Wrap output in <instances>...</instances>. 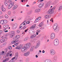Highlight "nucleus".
I'll return each instance as SVG.
<instances>
[{
	"label": "nucleus",
	"instance_id": "obj_56",
	"mask_svg": "<svg viewBox=\"0 0 62 62\" xmlns=\"http://www.w3.org/2000/svg\"><path fill=\"white\" fill-rule=\"evenodd\" d=\"M47 16H48V18H50V17H51V15H47Z\"/></svg>",
	"mask_w": 62,
	"mask_h": 62
},
{
	"label": "nucleus",
	"instance_id": "obj_51",
	"mask_svg": "<svg viewBox=\"0 0 62 62\" xmlns=\"http://www.w3.org/2000/svg\"><path fill=\"white\" fill-rule=\"evenodd\" d=\"M14 45H15V46H17V45H18V43H17L14 44Z\"/></svg>",
	"mask_w": 62,
	"mask_h": 62
},
{
	"label": "nucleus",
	"instance_id": "obj_35",
	"mask_svg": "<svg viewBox=\"0 0 62 62\" xmlns=\"http://www.w3.org/2000/svg\"><path fill=\"white\" fill-rule=\"evenodd\" d=\"M6 30H7V29H4L3 31L4 32H5V33H6V32H8V30L6 31Z\"/></svg>",
	"mask_w": 62,
	"mask_h": 62
},
{
	"label": "nucleus",
	"instance_id": "obj_16",
	"mask_svg": "<svg viewBox=\"0 0 62 62\" xmlns=\"http://www.w3.org/2000/svg\"><path fill=\"white\" fill-rule=\"evenodd\" d=\"M44 6V3H41L40 4L39 6V8H42Z\"/></svg>",
	"mask_w": 62,
	"mask_h": 62
},
{
	"label": "nucleus",
	"instance_id": "obj_15",
	"mask_svg": "<svg viewBox=\"0 0 62 62\" xmlns=\"http://www.w3.org/2000/svg\"><path fill=\"white\" fill-rule=\"evenodd\" d=\"M37 35H36V34H34L30 36V38H31V39H33V38H35V37H36V36Z\"/></svg>",
	"mask_w": 62,
	"mask_h": 62
},
{
	"label": "nucleus",
	"instance_id": "obj_47",
	"mask_svg": "<svg viewBox=\"0 0 62 62\" xmlns=\"http://www.w3.org/2000/svg\"><path fill=\"white\" fill-rule=\"evenodd\" d=\"M8 15H10L11 14V12L10 11H9L8 12Z\"/></svg>",
	"mask_w": 62,
	"mask_h": 62
},
{
	"label": "nucleus",
	"instance_id": "obj_61",
	"mask_svg": "<svg viewBox=\"0 0 62 62\" xmlns=\"http://www.w3.org/2000/svg\"><path fill=\"white\" fill-rule=\"evenodd\" d=\"M15 43V42H14V41H13L11 42V43L13 44V43Z\"/></svg>",
	"mask_w": 62,
	"mask_h": 62
},
{
	"label": "nucleus",
	"instance_id": "obj_11",
	"mask_svg": "<svg viewBox=\"0 0 62 62\" xmlns=\"http://www.w3.org/2000/svg\"><path fill=\"white\" fill-rule=\"evenodd\" d=\"M53 27L54 29L58 28V25H57V23H55L54 24Z\"/></svg>",
	"mask_w": 62,
	"mask_h": 62
},
{
	"label": "nucleus",
	"instance_id": "obj_58",
	"mask_svg": "<svg viewBox=\"0 0 62 62\" xmlns=\"http://www.w3.org/2000/svg\"><path fill=\"white\" fill-rule=\"evenodd\" d=\"M17 32L18 33H19L20 32V31L19 30H17Z\"/></svg>",
	"mask_w": 62,
	"mask_h": 62
},
{
	"label": "nucleus",
	"instance_id": "obj_3",
	"mask_svg": "<svg viewBox=\"0 0 62 62\" xmlns=\"http://www.w3.org/2000/svg\"><path fill=\"white\" fill-rule=\"evenodd\" d=\"M14 2H11V4H9L8 6V8L9 9L11 8L13 6H14Z\"/></svg>",
	"mask_w": 62,
	"mask_h": 62
},
{
	"label": "nucleus",
	"instance_id": "obj_29",
	"mask_svg": "<svg viewBox=\"0 0 62 62\" xmlns=\"http://www.w3.org/2000/svg\"><path fill=\"white\" fill-rule=\"evenodd\" d=\"M1 10L3 12H6V9L4 8H3Z\"/></svg>",
	"mask_w": 62,
	"mask_h": 62
},
{
	"label": "nucleus",
	"instance_id": "obj_13",
	"mask_svg": "<svg viewBox=\"0 0 62 62\" xmlns=\"http://www.w3.org/2000/svg\"><path fill=\"white\" fill-rule=\"evenodd\" d=\"M54 29V31H55V32L56 33H58L59 31V28H56V29Z\"/></svg>",
	"mask_w": 62,
	"mask_h": 62
},
{
	"label": "nucleus",
	"instance_id": "obj_49",
	"mask_svg": "<svg viewBox=\"0 0 62 62\" xmlns=\"http://www.w3.org/2000/svg\"><path fill=\"white\" fill-rule=\"evenodd\" d=\"M43 0H38V2H42Z\"/></svg>",
	"mask_w": 62,
	"mask_h": 62
},
{
	"label": "nucleus",
	"instance_id": "obj_57",
	"mask_svg": "<svg viewBox=\"0 0 62 62\" xmlns=\"http://www.w3.org/2000/svg\"><path fill=\"white\" fill-rule=\"evenodd\" d=\"M14 6L15 7V8H17V7H18V5H14Z\"/></svg>",
	"mask_w": 62,
	"mask_h": 62
},
{
	"label": "nucleus",
	"instance_id": "obj_28",
	"mask_svg": "<svg viewBox=\"0 0 62 62\" xmlns=\"http://www.w3.org/2000/svg\"><path fill=\"white\" fill-rule=\"evenodd\" d=\"M0 23L1 24H4V20H2L0 21Z\"/></svg>",
	"mask_w": 62,
	"mask_h": 62
},
{
	"label": "nucleus",
	"instance_id": "obj_12",
	"mask_svg": "<svg viewBox=\"0 0 62 62\" xmlns=\"http://www.w3.org/2000/svg\"><path fill=\"white\" fill-rule=\"evenodd\" d=\"M40 19H41V17H38L36 19V21H35V23H36L37 22H39Z\"/></svg>",
	"mask_w": 62,
	"mask_h": 62
},
{
	"label": "nucleus",
	"instance_id": "obj_9",
	"mask_svg": "<svg viewBox=\"0 0 62 62\" xmlns=\"http://www.w3.org/2000/svg\"><path fill=\"white\" fill-rule=\"evenodd\" d=\"M15 57H14L13 58H12L11 60H13L14 59H15L16 60L17 59V58H18V54H15Z\"/></svg>",
	"mask_w": 62,
	"mask_h": 62
},
{
	"label": "nucleus",
	"instance_id": "obj_40",
	"mask_svg": "<svg viewBox=\"0 0 62 62\" xmlns=\"http://www.w3.org/2000/svg\"><path fill=\"white\" fill-rule=\"evenodd\" d=\"M39 45H40V43L39 42L37 43V44L36 45V46H38V47H39Z\"/></svg>",
	"mask_w": 62,
	"mask_h": 62
},
{
	"label": "nucleus",
	"instance_id": "obj_55",
	"mask_svg": "<svg viewBox=\"0 0 62 62\" xmlns=\"http://www.w3.org/2000/svg\"><path fill=\"white\" fill-rule=\"evenodd\" d=\"M11 53V51H8V53H7V54H10Z\"/></svg>",
	"mask_w": 62,
	"mask_h": 62
},
{
	"label": "nucleus",
	"instance_id": "obj_38",
	"mask_svg": "<svg viewBox=\"0 0 62 62\" xmlns=\"http://www.w3.org/2000/svg\"><path fill=\"white\" fill-rule=\"evenodd\" d=\"M14 40V41L15 42H15H18V41H19V39H16V40Z\"/></svg>",
	"mask_w": 62,
	"mask_h": 62
},
{
	"label": "nucleus",
	"instance_id": "obj_44",
	"mask_svg": "<svg viewBox=\"0 0 62 62\" xmlns=\"http://www.w3.org/2000/svg\"><path fill=\"white\" fill-rule=\"evenodd\" d=\"M4 40V41H6L7 39H8L7 38H3Z\"/></svg>",
	"mask_w": 62,
	"mask_h": 62
},
{
	"label": "nucleus",
	"instance_id": "obj_53",
	"mask_svg": "<svg viewBox=\"0 0 62 62\" xmlns=\"http://www.w3.org/2000/svg\"><path fill=\"white\" fill-rule=\"evenodd\" d=\"M39 47V46H37V45L35 46V49H37V48H38Z\"/></svg>",
	"mask_w": 62,
	"mask_h": 62
},
{
	"label": "nucleus",
	"instance_id": "obj_30",
	"mask_svg": "<svg viewBox=\"0 0 62 62\" xmlns=\"http://www.w3.org/2000/svg\"><path fill=\"white\" fill-rule=\"evenodd\" d=\"M43 25V23L42 22H41L39 24V26L40 27H41V26H42Z\"/></svg>",
	"mask_w": 62,
	"mask_h": 62
},
{
	"label": "nucleus",
	"instance_id": "obj_31",
	"mask_svg": "<svg viewBox=\"0 0 62 62\" xmlns=\"http://www.w3.org/2000/svg\"><path fill=\"white\" fill-rule=\"evenodd\" d=\"M8 48L9 50H11L12 49V47L11 46H8Z\"/></svg>",
	"mask_w": 62,
	"mask_h": 62
},
{
	"label": "nucleus",
	"instance_id": "obj_32",
	"mask_svg": "<svg viewBox=\"0 0 62 62\" xmlns=\"http://www.w3.org/2000/svg\"><path fill=\"white\" fill-rule=\"evenodd\" d=\"M5 54V53L4 51H2V52H0V54Z\"/></svg>",
	"mask_w": 62,
	"mask_h": 62
},
{
	"label": "nucleus",
	"instance_id": "obj_59",
	"mask_svg": "<svg viewBox=\"0 0 62 62\" xmlns=\"http://www.w3.org/2000/svg\"><path fill=\"white\" fill-rule=\"evenodd\" d=\"M40 30H37V32L38 33H39V32H40Z\"/></svg>",
	"mask_w": 62,
	"mask_h": 62
},
{
	"label": "nucleus",
	"instance_id": "obj_10",
	"mask_svg": "<svg viewBox=\"0 0 62 62\" xmlns=\"http://www.w3.org/2000/svg\"><path fill=\"white\" fill-rule=\"evenodd\" d=\"M17 23H15L14 24L13 26V27H12L13 29H16V28L17 27Z\"/></svg>",
	"mask_w": 62,
	"mask_h": 62
},
{
	"label": "nucleus",
	"instance_id": "obj_42",
	"mask_svg": "<svg viewBox=\"0 0 62 62\" xmlns=\"http://www.w3.org/2000/svg\"><path fill=\"white\" fill-rule=\"evenodd\" d=\"M30 51L31 52H33V48L32 47H31L30 49Z\"/></svg>",
	"mask_w": 62,
	"mask_h": 62
},
{
	"label": "nucleus",
	"instance_id": "obj_5",
	"mask_svg": "<svg viewBox=\"0 0 62 62\" xmlns=\"http://www.w3.org/2000/svg\"><path fill=\"white\" fill-rule=\"evenodd\" d=\"M10 38H13L14 36V35L15 34V32L14 31H12L10 32Z\"/></svg>",
	"mask_w": 62,
	"mask_h": 62
},
{
	"label": "nucleus",
	"instance_id": "obj_25",
	"mask_svg": "<svg viewBox=\"0 0 62 62\" xmlns=\"http://www.w3.org/2000/svg\"><path fill=\"white\" fill-rule=\"evenodd\" d=\"M4 4L6 6H8V3L7 1H5L4 2Z\"/></svg>",
	"mask_w": 62,
	"mask_h": 62
},
{
	"label": "nucleus",
	"instance_id": "obj_60",
	"mask_svg": "<svg viewBox=\"0 0 62 62\" xmlns=\"http://www.w3.org/2000/svg\"><path fill=\"white\" fill-rule=\"evenodd\" d=\"M8 62H14V61L12 60H10Z\"/></svg>",
	"mask_w": 62,
	"mask_h": 62
},
{
	"label": "nucleus",
	"instance_id": "obj_24",
	"mask_svg": "<svg viewBox=\"0 0 62 62\" xmlns=\"http://www.w3.org/2000/svg\"><path fill=\"white\" fill-rule=\"evenodd\" d=\"M4 24H6L7 23H8V21L7 20H3Z\"/></svg>",
	"mask_w": 62,
	"mask_h": 62
},
{
	"label": "nucleus",
	"instance_id": "obj_7",
	"mask_svg": "<svg viewBox=\"0 0 62 62\" xmlns=\"http://www.w3.org/2000/svg\"><path fill=\"white\" fill-rule=\"evenodd\" d=\"M50 54H55V51L53 49H51L50 51Z\"/></svg>",
	"mask_w": 62,
	"mask_h": 62
},
{
	"label": "nucleus",
	"instance_id": "obj_23",
	"mask_svg": "<svg viewBox=\"0 0 62 62\" xmlns=\"http://www.w3.org/2000/svg\"><path fill=\"white\" fill-rule=\"evenodd\" d=\"M36 26V25L34 24L30 28V29H34L35 28V26Z\"/></svg>",
	"mask_w": 62,
	"mask_h": 62
},
{
	"label": "nucleus",
	"instance_id": "obj_45",
	"mask_svg": "<svg viewBox=\"0 0 62 62\" xmlns=\"http://www.w3.org/2000/svg\"><path fill=\"white\" fill-rule=\"evenodd\" d=\"M16 37L17 39L20 38V36L19 35H17Z\"/></svg>",
	"mask_w": 62,
	"mask_h": 62
},
{
	"label": "nucleus",
	"instance_id": "obj_18",
	"mask_svg": "<svg viewBox=\"0 0 62 62\" xmlns=\"http://www.w3.org/2000/svg\"><path fill=\"white\" fill-rule=\"evenodd\" d=\"M29 33H31L32 35H33V34H34L35 32L34 30H31L29 31Z\"/></svg>",
	"mask_w": 62,
	"mask_h": 62
},
{
	"label": "nucleus",
	"instance_id": "obj_22",
	"mask_svg": "<svg viewBox=\"0 0 62 62\" xmlns=\"http://www.w3.org/2000/svg\"><path fill=\"white\" fill-rule=\"evenodd\" d=\"M57 56H55L54 57V58H53V61H54V62H55L57 60Z\"/></svg>",
	"mask_w": 62,
	"mask_h": 62
},
{
	"label": "nucleus",
	"instance_id": "obj_26",
	"mask_svg": "<svg viewBox=\"0 0 62 62\" xmlns=\"http://www.w3.org/2000/svg\"><path fill=\"white\" fill-rule=\"evenodd\" d=\"M25 22V21H24V22H23L22 24L20 25V26H21V25H22V26H24V25H25V23H24Z\"/></svg>",
	"mask_w": 62,
	"mask_h": 62
},
{
	"label": "nucleus",
	"instance_id": "obj_33",
	"mask_svg": "<svg viewBox=\"0 0 62 62\" xmlns=\"http://www.w3.org/2000/svg\"><path fill=\"white\" fill-rule=\"evenodd\" d=\"M4 41H4V39L3 38L2 39L0 40V42L1 43H2V42H4Z\"/></svg>",
	"mask_w": 62,
	"mask_h": 62
},
{
	"label": "nucleus",
	"instance_id": "obj_34",
	"mask_svg": "<svg viewBox=\"0 0 62 62\" xmlns=\"http://www.w3.org/2000/svg\"><path fill=\"white\" fill-rule=\"evenodd\" d=\"M26 27H25V26H22V29H25V28H26Z\"/></svg>",
	"mask_w": 62,
	"mask_h": 62
},
{
	"label": "nucleus",
	"instance_id": "obj_14",
	"mask_svg": "<svg viewBox=\"0 0 62 62\" xmlns=\"http://www.w3.org/2000/svg\"><path fill=\"white\" fill-rule=\"evenodd\" d=\"M8 25H5L3 26V28L4 29H7L8 27Z\"/></svg>",
	"mask_w": 62,
	"mask_h": 62
},
{
	"label": "nucleus",
	"instance_id": "obj_48",
	"mask_svg": "<svg viewBox=\"0 0 62 62\" xmlns=\"http://www.w3.org/2000/svg\"><path fill=\"white\" fill-rule=\"evenodd\" d=\"M8 54H7L6 55L4 56V58H6V57H8Z\"/></svg>",
	"mask_w": 62,
	"mask_h": 62
},
{
	"label": "nucleus",
	"instance_id": "obj_36",
	"mask_svg": "<svg viewBox=\"0 0 62 62\" xmlns=\"http://www.w3.org/2000/svg\"><path fill=\"white\" fill-rule=\"evenodd\" d=\"M30 54V52L29 51H28L24 54Z\"/></svg>",
	"mask_w": 62,
	"mask_h": 62
},
{
	"label": "nucleus",
	"instance_id": "obj_8",
	"mask_svg": "<svg viewBox=\"0 0 62 62\" xmlns=\"http://www.w3.org/2000/svg\"><path fill=\"white\" fill-rule=\"evenodd\" d=\"M55 38V34L54 33H52L50 36V38L52 39H54Z\"/></svg>",
	"mask_w": 62,
	"mask_h": 62
},
{
	"label": "nucleus",
	"instance_id": "obj_64",
	"mask_svg": "<svg viewBox=\"0 0 62 62\" xmlns=\"http://www.w3.org/2000/svg\"><path fill=\"white\" fill-rule=\"evenodd\" d=\"M7 44V43H4L3 44V45L4 46H5Z\"/></svg>",
	"mask_w": 62,
	"mask_h": 62
},
{
	"label": "nucleus",
	"instance_id": "obj_19",
	"mask_svg": "<svg viewBox=\"0 0 62 62\" xmlns=\"http://www.w3.org/2000/svg\"><path fill=\"white\" fill-rule=\"evenodd\" d=\"M40 9L38 8H37L36 10H35V12H39L40 11Z\"/></svg>",
	"mask_w": 62,
	"mask_h": 62
},
{
	"label": "nucleus",
	"instance_id": "obj_54",
	"mask_svg": "<svg viewBox=\"0 0 62 62\" xmlns=\"http://www.w3.org/2000/svg\"><path fill=\"white\" fill-rule=\"evenodd\" d=\"M16 9V8H15V7L14 6L13 8V9L14 10V9Z\"/></svg>",
	"mask_w": 62,
	"mask_h": 62
},
{
	"label": "nucleus",
	"instance_id": "obj_41",
	"mask_svg": "<svg viewBox=\"0 0 62 62\" xmlns=\"http://www.w3.org/2000/svg\"><path fill=\"white\" fill-rule=\"evenodd\" d=\"M5 18L7 19L8 18V15H6L5 16Z\"/></svg>",
	"mask_w": 62,
	"mask_h": 62
},
{
	"label": "nucleus",
	"instance_id": "obj_63",
	"mask_svg": "<svg viewBox=\"0 0 62 62\" xmlns=\"http://www.w3.org/2000/svg\"><path fill=\"white\" fill-rule=\"evenodd\" d=\"M50 21H51V22H53V18H52L51 19V20H50Z\"/></svg>",
	"mask_w": 62,
	"mask_h": 62
},
{
	"label": "nucleus",
	"instance_id": "obj_6",
	"mask_svg": "<svg viewBox=\"0 0 62 62\" xmlns=\"http://www.w3.org/2000/svg\"><path fill=\"white\" fill-rule=\"evenodd\" d=\"M26 50H27V48H26L25 46L23 47L21 49L22 52H23V53L25 52Z\"/></svg>",
	"mask_w": 62,
	"mask_h": 62
},
{
	"label": "nucleus",
	"instance_id": "obj_27",
	"mask_svg": "<svg viewBox=\"0 0 62 62\" xmlns=\"http://www.w3.org/2000/svg\"><path fill=\"white\" fill-rule=\"evenodd\" d=\"M29 39V38L26 37L23 40L24 41H27V40H28Z\"/></svg>",
	"mask_w": 62,
	"mask_h": 62
},
{
	"label": "nucleus",
	"instance_id": "obj_52",
	"mask_svg": "<svg viewBox=\"0 0 62 62\" xmlns=\"http://www.w3.org/2000/svg\"><path fill=\"white\" fill-rule=\"evenodd\" d=\"M26 62H28L29 61V59H26Z\"/></svg>",
	"mask_w": 62,
	"mask_h": 62
},
{
	"label": "nucleus",
	"instance_id": "obj_43",
	"mask_svg": "<svg viewBox=\"0 0 62 62\" xmlns=\"http://www.w3.org/2000/svg\"><path fill=\"white\" fill-rule=\"evenodd\" d=\"M17 37L16 36H14V37L13 39L14 40H16V39H17Z\"/></svg>",
	"mask_w": 62,
	"mask_h": 62
},
{
	"label": "nucleus",
	"instance_id": "obj_2",
	"mask_svg": "<svg viewBox=\"0 0 62 62\" xmlns=\"http://www.w3.org/2000/svg\"><path fill=\"white\" fill-rule=\"evenodd\" d=\"M31 45V44L30 43H28L25 45L24 46L26 48L29 49Z\"/></svg>",
	"mask_w": 62,
	"mask_h": 62
},
{
	"label": "nucleus",
	"instance_id": "obj_50",
	"mask_svg": "<svg viewBox=\"0 0 62 62\" xmlns=\"http://www.w3.org/2000/svg\"><path fill=\"white\" fill-rule=\"evenodd\" d=\"M29 55L28 54H24L23 56H28Z\"/></svg>",
	"mask_w": 62,
	"mask_h": 62
},
{
	"label": "nucleus",
	"instance_id": "obj_37",
	"mask_svg": "<svg viewBox=\"0 0 62 62\" xmlns=\"http://www.w3.org/2000/svg\"><path fill=\"white\" fill-rule=\"evenodd\" d=\"M45 19H49V18H48V15L45 16Z\"/></svg>",
	"mask_w": 62,
	"mask_h": 62
},
{
	"label": "nucleus",
	"instance_id": "obj_4",
	"mask_svg": "<svg viewBox=\"0 0 62 62\" xmlns=\"http://www.w3.org/2000/svg\"><path fill=\"white\" fill-rule=\"evenodd\" d=\"M54 12V11L53 9H50L49 10L47 14H53Z\"/></svg>",
	"mask_w": 62,
	"mask_h": 62
},
{
	"label": "nucleus",
	"instance_id": "obj_39",
	"mask_svg": "<svg viewBox=\"0 0 62 62\" xmlns=\"http://www.w3.org/2000/svg\"><path fill=\"white\" fill-rule=\"evenodd\" d=\"M57 3V2H56V1H54V2L53 3H52V5H55V4H56Z\"/></svg>",
	"mask_w": 62,
	"mask_h": 62
},
{
	"label": "nucleus",
	"instance_id": "obj_21",
	"mask_svg": "<svg viewBox=\"0 0 62 62\" xmlns=\"http://www.w3.org/2000/svg\"><path fill=\"white\" fill-rule=\"evenodd\" d=\"M9 58H6V59H5L3 61V62H6L7 61H8V60H9Z\"/></svg>",
	"mask_w": 62,
	"mask_h": 62
},
{
	"label": "nucleus",
	"instance_id": "obj_62",
	"mask_svg": "<svg viewBox=\"0 0 62 62\" xmlns=\"http://www.w3.org/2000/svg\"><path fill=\"white\" fill-rule=\"evenodd\" d=\"M55 7H54L53 8H52L51 9H52L54 10L55 9Z\"/></svg>",
	"mask_w": 62,
	"mask_h": 62
},
{
	"label": "nucleus",
	"instance_id": "obj_46",
	"mask_svg": "<svg viewBox=\"0 0 62 62\" xmlns=\"http://www.w3.org/2000/svg\"><path fill=\"white\" fill-rule=\"evenodd\" d=\"M62 9V6H61L58 9L59 10H61Z\"/></svg>",
	"mask_w": 62,
	"mask_h": 62
},
{
	"label": "nucleus",
	"instance_id": "obj_17",
	"mask_svg": "<svg viewBox=\"0 0 62 62\" xmlns=\"http://www.w3.org/2000/svg\"><path fill=\"white\" fill-rule=\"evenodd\" d=\"M22 46H17L16 47V49L18 50H20L22 48Z\"/></svg>",
	"mask_w": 62,
	"mask_h": 62
},
{
	"label": "nucleus",
	"instance_id": "obj_20",
	"mask_svg": "<svg viewBox=\"0 0 62 62\" xmlns=\"http://www.w3.org/2000/svg\"><path fill=\"white\" fill-rule=\"evenodd\" d=\"M44 62H52V61L50 59H46L44 61Z\"/></svg>",
	"mask_w": 62,
	"mask_h": 62
},
{
	"label": "nucleus",
	"instance_id": "obj_1",
	"mask_svg": "<svg viewBox=\"0 0 62 62\" xmlns=\"http://www.w3.org/2000/svg\"><path fill=\"white\" fill-rule=\"evenodd\" d=\"M54 43L55 46H57L59 44V40H58V39H55L54 41Z\"/></svg>",
	"mask_w": 62,
	"mask_h": 62
}]
</instances>
